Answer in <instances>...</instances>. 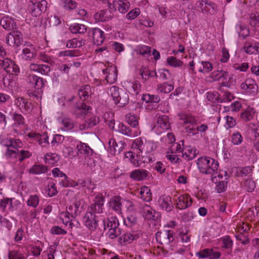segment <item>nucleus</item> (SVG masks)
Wrapping results in <instances>:
<instances>
[{"mask_svg":"<svg viewBox=\"0 0 259 259\" xmlns=\"http://www.w3.org/2000/svg\"><path fill=\"white\" fill-rule=\"evenodd\" d=\"M67 212L73 218H75L80 214L79 212L77 210L76 207L72 204L67 207Z\"/></svg>","mask_w":259,"mask_h":259,"instance_id":"obj_59","label":"nucleus"},{"mask_svg":"<svg viewBox=\"0 0 259 259\" xmlns=\"http://www.w3.org/2000/svg\"><path fill=\"white\" fill-rule=\"evenodd\" d=\"M228 73L227 72L224 71L222 69L220 70H218L217 71H214L211 73V78L213 79V81L218 80L222 78L225 79V77H226Z\"/></svg>","mask_w":259,"mask_h":259,"instance_id":"obj_46","label":"nucleus"},{"mask_svg":"<svg viewBox=\"0 0 259 259\" xmlns=\"http://www.w3.org/2000/svg\"><path fill=\"white\" fill-rule=\"evenodd\" d=\"M241 89L249 95L254 96L258 92V85L250 78L246 79L240 85Z\"/></svg>","mask_w":259,"mask_h":259,"instance_id":"obj_9","label":"nucleus"},{"mask_svg":"<svg viewBox=\"0 0 259 259\" xmlns=\"http://www.w3.org/2000/svg\"><path fill=\"white\" fill-rule=\"evenodd\" d=\"M36 72L44 75H47L51 70L50 67L45 64H38Z\"/></svg>","mask_w":259,"mask_h":259,"instance_id":"obj_53","label":"nucleus"},{"mask_svg":"<svg viewBox=\"0 0 259 259\" xmlns=\"http://www.w3.org/2000/svg\"><path fill=\"white\" fill-rule=\"evenodd\" d=\"M62 3L63 7L66 10H74L77 7V4L73 0H63Z\"/></svg>","mask_w":259,"mask_h":259,"instance_id":"obj_48","label":"nucleus"},{"mask_svg":"<svg viewBox=\"0 0 259 259\" xmlns=\"http://www.w3.org/2000/svg\"><path fill=\"white\" fill-rule=\"evenodd\" d=\"M142 100L146 103H158L160 101V98L157 95L144 94Z\"/></svg>","mask_w":259,"mask_h":259,"instance_id":"obj_44","label":"nucleus"},{"mask_svg":"<svg viewBox=\"0 0 259 259\" xmlns=\"http://www.w3.org/2000/svg\"><path fill=\"white\" fill-rule=\"evenodd\" d=\"M140 13V9L139 8H135L126 14V18L128 20H133L136 18Z\"/></svg>","mask_w":259,"mask_h":259,"instance_id":"obj_62","label":"nucleus"},{"mask_svg":"<svg viewBox=\"0 0 259 259\" xmlns=\"http://www.w3.org/2000/svg\"><path fill=\"white\" fill-rule=\"evenodd\" d=\"M0 67L7 73L13 75H17L20 72V68L15 61L8 58L0 59Z\"/></svg>","mask_w":259,"mask_h":259,"instance_id":"obj_4","label":"nucleus"},{"mask_svg":"<svg viewBox=\"0 0 259 259\" xmlns=\"http://www.w3.org/2000/svg\"><path fill=\"white\" fill-rule=\"evenodd\" d=\"M94 16L96 20L104 22L111 19L113 15L110 10H103L96 13Z\"/></svg>","mask_w":259,"mask_h":259,"instance_id":"obj_24","label":"nucleus"},{"mask_svg":"<svg viewBox=\"0 0 259 259\" xmlns=\"http://www.w3.org/2000/svg\"><path fill=\"white\" fill-rule=\"evenodd\" d=\"M255 113L253 107L248 106L241 114V118L244 121H249L253 118Z\"/></svg>","mask_w":259,"mask_h":259,"instance_id":"obj_29","label":"nucleus"},{"mask_svg":"<svg viewBox=\"0 0 259 259\" xmlns=\"http://www.w3.org/2000/svg\"><path fill=\"white\" fill-rule=\"evenodd\" d=\"M108 144L109 152L114 155L119 154L126 146V144L121 141L117 144L113 139L109 140Z\"/></svg>","mask_w":259,"mask_h":259,"instance_id":"obj_13","label":"nucleus"},{"mask_svg":"<svg viewBox=\"0 0 259 259\" xmlns=\"http://www.w3.org/2000/svg\"><path fill=\"white\" fill-rule=\"evenodd\" d=\"M211 181L216 184L215 190L218 193H222L226 190L227 182V172L223 170L218 171L219 163L211 159Z\"/></svg>","mask_w":259,"mask_h":259,"instance_id":"obj_1","label":"nucleus"},{"mask_svg":"<svg viewBox=\"0 0 259 259\" xmlns=\"http://www.w3.org/2000/svg\"><path fill=\"white\" fill-rule=\"evenodd\" d=\"M47 5L46 1L35 3L30 1L28 5V10L33 16L36 17L46 11Z\"/></svg>","mask_w":259,"mask_h":259,"instance_id":"obj_6","label":"nucleus"},{"mask_svg":"<svg viewBox=\"0 0 259 259\" xmlns=\"http://www.w3.org/2000/svg\"><path fill=\"white\" fill-rule=\"evenodd\" d=\"M177 207L181 209H186L191 205L192 200L187 195H183L180 196L176 200Z\"/></svg>","mask_w":259,"mask_h":259,"instance_id":"obj_19","label":"nucleus"},{"mask_svg":"<svg viewBox=\"0 0 259 259\" xmlns=\"http://www.w3.org/2000/svg\"><path fill=\"white\" fill-rule=\"evenodd\" d=\"M128 123L133 127L136 128L139 125L138 119L136 115L129 113L126 115Z\"/></svg>","mask_w":259,"mask_h":259,"instance_id":"obj_43","label":"nucleus"},{"mask_svg":"<svg viewBox=\"0 0 259 259\" xmlns=\"http://www.w3.org/2000/svg\"><path fill=\"white\" fill-rule=\"evenodd\" d=\"M110 92L114 104L118 107H123L128 103V94L123 90L113 86L110 89Z\"/></svg>","mask_w":259,"mask_h":259,"instance_id":"obj_2","label":"nucleus"},{"mask_svg":"<svg viewBox=\"0 0 259 259\" xmlns=\"http://www.w3.org/2000/svg\"><path fill=\"white\" fill-rule=\"evenodd\" d=\"M157 202L159 207L167 212L170 211L173 208L171 197L169 196H161Z\"/></svg>","mask_w":259,"mask_h":259,"instance_id":"obj_15","label":"nucleus"},{"mask_svg":"<svg viewBox=\"0 0 259 259\" xmlns=\"http://www.w3.org/2000/svg\"><path fill=\"white\" fill-rule=\"evenodd\" d=\"M157 126L163 130L169 129L170 128V123L168 117L165 115L159 116L157 119Z\"/></svg>","mask_w":259,"mask_h":259,"instance_id":"obj_27","label":"nucleus"},{"mask_svg":"<svg viewBox=\"0 0 259 259\" xmlns=\"http://www.w3.org/2000/svg\"><path fill=\"white\" fill-rule=\"evenodd\" d=\"M209 157H201L198 159L197 165L200 171L205 174H209L210 173L209 165Z\"/></svg>","mask_w":259,"mask_h":259,"instance_id":"obj_20","label":"nucleus"},{"mask_svg":"<svg viewBox=\"0 0 259 259\" xmlns=\"http://www.w3.org/2000/svg\"><path fill=\"white\" fill-rule=\"evenodd\" d=\"M252 171L251 166H246L243 168H239L237 170V174L238 176L244 177L247 176Z\"/></svg>","mask_w":259,"mask_h":259,"instance_id":"obj_56","label":"nucleus"},{"mask_svg":"<svg viewBox=\"0 0 259 259\" xmlns=\"http://www.w3.org/2000/svg\"><path fill=\"white\" fill-rule=\"evenodd\" d=\"M143 212L144 216L146 219L148 220H155V211L152 209V208L148 205H145L143 207Z\"/></svg>","mask_w":259,"mask_h":259,"instance_id":"obj_35","label":"nucleus"},{"mask_svg":"<svg viewBox=\"0 0 259 259\" xmlns=\"http://www.w3.org/2000/svg\"><path fill=\"white\" fill-rule=\"evenodd\" d=\"M151 48L147 46H142L139 49V53L145 57L151 56Z\"/></svg>","mask_w":259,"mask_h":259,"instance_id":"obj_63","label":"nucleus"},{"mask_svg":"<svg viewBox=\"0 0 259 259\" xmlns=\"http://www.w3.org/2000/svg\"><path fill=\"white\" fill-rule=\"evenodd\" d=\"M167 62L169 65L175 67L181 66L183 64L182 61L175 57H170L167 58Z\"/></svg>","mask_w":259,"mask_h":259,"instance_id":"obj_54","label":"nucleus"},{"mask_svg":"<svg viewBox=\"0 0 259 259\" xmlns=\"http://www.w3.org/2000/svg\"><path fill=\"white\" fill-rule=\"evenodd\" d=\"M22 145L20 140L16 139H10L4 143V145L7 147V152L9 150L15 151V150L18 149V148H21Z\"/></svg>","mask_w":259,"mask_h":259,"instance_id":"obj_25","label":"nucleus"},{"mask_svg":"<svg viewBox=\"0 0 259 259\" xmlns=\"http://www.w3.org/2000/svg\"><path fill=\"white\" fill-rule=\"evenodd\" d=\"M243 137L238 132L234 133L231 137V141L232 143L235 145L240 144L243 141Z\"/></svg>","mask_w":259,"mask_h":259,"instance_id":"obj_47","label":"nucleus"},{"mask_svg":"<svg viewBox=\"0 0 259 259\" xmlns=\"http://www.w3.org/2000/svg\"><path fill=\"white\" fill-rule=\"evenodd\" d=\"M85 44V39L79 40L77 38H73L67 41L66 47L68 48H80L84 45Z\"/></svg>","mask_w":259,"mask_h":259,"instance_id":"obj_36","label":"nucleus"},{"mask_svg":"<svg viewBox=\"0 0 259 259\" xmlns=\"http://www.w3.org/2000/svg\"><path fill=\"white\" fill-rule=\"evenodd\" d=\"M5 156L7 158L18 159L19 161L22 162L25 158H29L31 156V154L29 151L27 150L16 149L15 151H12L9 150L5 153Z\"/></svg>","mask_w":259,"mask_h":259,"instance_id":"obj_8","label":"nucleus"},{"mask_svg":"<svg viewBox=\"0 0 259 259\" xmlns=\"http://www.w3.org/2000/svg\"><path fill=\"white\" fill-rule=\"evenodd\" d=\"M12 32L15 37V39L16 40V46L19 47L23 45L24 41L23 39V35L21 32L18 30H12Z\"/></svg>","mask_w":259,"mask_h":259,"instance_id":"obj_49","label":"nucleus"},{"mask_svg":"<svg viewBox=\"0 0 259 259\" xmlns=\"http://www.w3.org/2000/svg\"><path fill=\"white\" fill-rule=\"evenodd\" d=\"M180 119L183 121L185 124L190 123L192 125V127L190 126L186 127V129L187 130V132L189 134H192L194 135L196 134L195 129L194 128L193 124L196 122V120L193 116L191 115H187L185 114H181L180 115Z\"/></svg>","mask_w":259,"mask_h":259,"instance_id":"obj_17","label":"nucleus"},{"mask_svg":"<svg viewBox=\"0 0 259 259\" xmlns=\"http://www.w3.org/2000/svg\"><path fill=\"white\" fill-rule=\"evenodd\" d=\"M150 176L148 171L143 169H135L130 174L131 178L137 181L145 180Z\"/></svg>","mask_w":259,"mask_h":259,"instance_id":"obj_16","label":"nucleus"},{"mask_svg":"<svg viewBox=\"0 0 259 259\" xmlns=\"http://www.w3.org/2000/svg\"><path fill=\"white\" fill-rule=\"evenodd\" d=\"M89 33L93 36V42L97 46L102 44L104 40V32L100 29L94 28L91 29Z\"/></svg>","mask_w":259,"mask_h":259,"instance_id":"obj_14","label":"nucleus"},{"mask_svg":"<svg viewBox=\"0 0 259 259\" xmlns=\"http://www.w3.org/2000/svg\"><path fill=\"white\" fill-rule=\"evenodd\" d=\"M27 136L33 139L34 141H37L39 145H42V135L31 132L28 134Z\"/></svg>","mask_w":259,"mask_h":259,"instance_id":"obj_60","label":"nucleus"},{"mask_svg":"<svg viewBox=\"0 0 259 259\" xmlns=\"http://www.w3.org/2000/svg\"><path fill=\"white\" fill-rule=\"evenodd\" d=\"M217 93H211V102L217 101L218 103L223 102V101H231L233 98V95L229 92H225L224 96H225V99L223 100L218 97Z\"/></svg>","mask_w":259,"mask_h":259,"instance_id":"obj_34","label":"nucleus"},{"mask_svg":"<svg viewBox=\"0 0 259 259\" xmlns=\"http://www.w3.org/2000/svg\"><path fill=\"white\" fill-rule=\"evenodd\" d=\"M121 197L120 196H114L110 200L109 202V207L115 211L117 213H120L121 211Z\"/></svg>","mask_w":259,"mask_h":259,"instance_id":"obj_23","label":"nucleus"},{"mask_svg":"<svg viewBox=\"0 0 259 259\" xmlns=\"http://www.w3.org/2000/svg\"><path fill=\"white\" fill-rule=\"evenodd\" d=\"M22 58L25 60H31L35 58V54L34 53L32 46L30 48H24L22 50Z\"/></svg>","mask_w":259,"mask_h":259,"instance_id":"obj_33","label":"nucleus"},{"mask_svg":"<svg viewBox=\"0 0 259 259\" xmlns=\"http://www.w3.org/2000/svg\"><path fill=\"white\" fill-rule=\"evenodd\" d=\"M98 217L95 214L87 211L83 217V223L90 231L95 230L98 226Z\"/></svg>","mask_w":259,"mask_h":259,"instance_id":"obj_7","label":"nucleus"},{"mask_svg":"<svg viewBox=\"0 0 259 259\" xmlns=\"http://www.w3.org/2000/svg\"><path fill=\"white\" fill-rule=\"evenodd\" d=\"M9 259H25L23 254L17 250L9 251Z\"/></svg>","mask_w":259,"mask_h":259,"instance_id":"obj_57","label":"nucleus"},{"mask_svg":"<svg viewBox=\"0 0 259 259\" xmlns=\"http://www.w3.org/2000/svg\"><path fill=\"white\" fill-rule=\"evenodd\" d=\"M15 104L19 107L21 110H24V111L30 113L33 109V105L31 102L22 97L17 98L15 101Z\"/></svg>","mask_w":259,"mask_h":259,"instance_id":"obj_18","label":"nucleus"},{"mask_svg":"<svg viewBox=\"0 0 259 259\" xmlns=\"http://www.w3.org/2000/svg\"><path fill=\"white\" fill-rule=\"evenodd\" d=\"M92 94V90L89 85L82 86L79 90L78 94L81 100H85Z\"/></svg>","mask_w":259,"mask_h":259,"instance_id":"obj_30","label":"nucleus"},{"mask_svg":"<svg viewBox=\"0 0 259 259\" xmlns=\"http://www.w3.org/2000/svg\"><path fill=\"white\" fill-rule=\"evenodd\" d=\"M141 197L146 202L152 200V193L150 189L146 186L142 187L140 192Z\"/></svg>","mask_w":259,"mask_h":259,"instance_id":"obj_38","label":"nucleus"},{"mask_svg":"<svg viewBox=\"0 0 259 259\" xmlns=\"http://www.w3.org/2000/svg\"><path fill=\"white\" fill-rule=\"evenodd\" d=\"M77 148L80 154L86 156H90L93 154V150L85 143L80 142V144L77 145Z\"/></svg>","mask_w":259,"mask_h":259,"instance_id":"obj_31","label":"nucleus"},{"mask_svg":"<svg viewBox=\"0 0 259 259\" xmlns=\"http://www.w3.org/2000/svg\"><path fill=\"white\" fill-rule=\"evenodd\" d=\"M196 5L197 7L200 8L203 13H207L209 10V7L210 6V4L207 1L199 2Z\"/></svg>","mask_w":259,"mask_h":259,"instance_id":"obj_52","label":"nucleus"},{"mask_svg":"<svg viewBox=\"0 0 259 259\" xmlns=\"http://www.w3.org/2000/svg\"><path fill=\"white\" fill-rule=\"evenodd\" d=\"M91 109L90 106L87 105L84 103H81L80 105L76 107L74 113L77 117L79 118L84 116Z\"/></svg>","mask_w":259,"mask_h":259,"instance_id":"obj_26","label":"nucleus"},{"mask_svg":"<svg viewBox=\"0 0 259 259\" xmlns=\"http://www.w3.org/2000/svg\"><path fill=\"white\" fill-rule=\"evenodd\" d=\"M138 218L136 213H130L124 219V224L128 227L132 228L137 225Z\"/></svg>","mask_w":259,"mask_h":259,"instance_id":"obj_28","label":"nucleus"},{"mask_svg":"<svg viewBox=\"0 0 259 259\" xmlns=\"http://www.w3.org/2000/svg\"><path fill=\"white\" fill-rule=\"evenodd\" d=\"M244 187L248 192H252L255 187V184L253 181L249 179L244 182Z\"/></svg>","mask_w":259,"mask_h":259,"instance_id":"obj_64","label":"nucleus"},{"mask_svg":"<svg viewBox=\"0 0 259 259\" xmlns=\"http://www.w3.org/2000/svg\"><path fill=\"white\" fill-rule=\"evenodd\" d=\"M174 89L173 85L169 84L167 82H164L162 84H160L157 86V90L160 93H164L165 94L168 93Z\"/></svg>","mask_w":259,"mask_h":259,"instance_id":"obj_45","label":"nucleus"},{"mask_svg":"<svg viewBox=\"0 0 259 259\" xmlns=\"http://www.w3.org/2000/svg\"><path fill=\"white\" fill-rule=\"evenodd\" d=\"M62 124H63L64 130L69 131L73 129L74 127V121L69 118H65L62 120Z\"/></svg>","mask_w":259,"mask_h":259,"instance_id":"obj_50","label":"nucleus"},{"mask_svg":"<svg viewBox=\"0 0 259 259\" xmlns=\"http://www.w3.org/2000/svg\"><path fill=\"white\" fill-rule=\"evenodd\" d=\"M104 201V197L102 196L99 198H96L95 202L88 207L87 211L96 215L102 213L103 212Z\"/></svg>","mask_w":259,"mask_h":259,"instance_id":"obj_10","label":"nucleus"},{"mask_svg":"<svg viewBox=\"0 0 259 259\" xmlns=\"http://www.w3.org/2000/svg\"><path fill=\"white\" fill-rule=\"evenodd\" d=\"M39 202V199L36 195H31L30 196L29 199L27 201V204L28 206L36 207Z\"/></svg>","mask_w":259,"mask_h":259,"instance_id":"obj_58","label":"nucleus"},{"mask_svg":"<svg viewBox=\"0 0 259 259\" xmlns=\"http://www.w3.org/2000/svg\"><path fill=\"white\" fill-rule=\"evenodd\" d=\"M26 81L29 88L35 90L40 89L44 84L43 79L34 74H29L27 77Z\"/></svg>","mask_w":259,"mask_h":259,"instance_id":"obj_11","label":"nucleus"},{"mask_svg":"<svg viewBox=\"0 0 259 259\" xmlns=\"http://www.w3.org/2000/svg\"><path fill=\"white\" fill-rule=\"evenodd\" d=\"M103 222L104 229H108L107 233L110 239H114L121 234V230L119 227V223L117 218L105 219Z\"/></svg>","mask_w":259,"mask_h":259,"instance_id":"obj_3","label":"nucleus"},{"mask_svg":"<svg viewBox=\"0 0 259 259\" xmlns=\"http://www.w3.org/2000/svg\"><path fill=\"white\" fill-rule=\"evenodd\" d=\"M198 152L196 149H188L182 152L183 157L187 160H192L196 156Z\"/></svg>","mask_w":259,"mask_h":259,"instance_id":"obj_39","label":"nucleus"},{"mask_svg":"<svg viewBox=\"0 0 259 259\" xmlns=\"http://www.w3.org/2000/svg\"><path fill=\"white\" fill-rule=\"evenodd\" d=\"M69 29L70 31L73 33L82 34L84 33L87 30V27L85 25L80 24L71 25Z\"/></svg>","mask_w":259,"mask_h":259,"instance_id":"obj_37","label":"nucleus"},{"mask_svg":"<svg viewBox=\"0 0 259 259\" xmlns=\"http://www.w3.org/2000/svg\"><path fill=\"white\" fill-rule=\"evenodd\" d=\"M118 5V10L121 13L127 12L130 7V4L126 0H118L117 2Z\"/></svg>","mask_w":259,"mask_h":259,"instance_id":"obj_42","label":"nucleus"},{"mask_svg":"<svg viewBox=\"0 0 259 259\" xmlns=\"http://www.w3.org/2000/svg\"><path fill=\"white\" fill-rule=\"evenodd\" d=\"M1 26L8 31L13 30L16 29V23L15 20L9 16H5L3 17L0 22Z\"/></svg>","mask_w":259,"mask_h":259,"instance_id":"obj_21","label":"nucleus"},{"mask_svg":"<svg viewBox=\"0 0 259 259\" xmlns=\"http://www.w3.org/2000/svg\"><path fill=\"white\" fill-rule=\"evenodd\" d=\"M116 131L123 135L131 137L137 136L139 134L137 130L133 131L130 126L124 125L123 123H119Z\"/></svg>","mask_w":259,"mask_h":259,"instance_id":"obj_22","label":"nucleus"},{"mask_svg":"<svg viewBox=\"0 0 259 259\" xmlns=\"http://www.w3.org/2000/svg\"><path fill=\"white\" fill-rule=\"evenodd\" d=\"M139 238V234L137 231L126 232L118 239V242L122 245L131 243Z\"/></svg>","mask_w":259,"mask_h":259,"instance_id":"obj_12","label":"nucleus"},{"mask_svg":"<svg viewBox=\"0 0 259 259\" xmlns=\"http://www.w3.org/2000/svg\"><path fill=\"white\" fill-rule=\"evenodd\" d=\"M140 75L145 80H147L150 77L155 76L157 78L159 77L155 71H150L146 67L141 72Z\"/></svg>","mask_w":259,"mask_h":259,"instance_id":"obj_41","label":"nucleus"},{"mask_svg":"<svg viewBox=\"0 0 259 259\" xmlns=\"http://www.w3.org/2000/svg\"><path fill=\"white\" fill-rule=\"evenodd\" d=\"M117 71L115 67L110 66L109 67V73L106 76L107 82L112 84L117 80Z\"/></svg>","mask_w":259,"mask_h":259,"instance_id":"obj_32","label":"nucleus"},{"mask_svg":"<svg viewBox=\"0 0 259 259\" xmlns=\"http://www.w3.org/2000/svg\"><path fill=\"white\" fill-rule=\"evenodd\" d=\"M13 119L15 121V125H24L25 124L24 118L20 114L15 113L13 116Z\"/></svg>","mask_w":259,"mask_h":259,"instance_id":"obj_55","label":"nucleus"},{"mask_svg":"<svg viewBox=\"0 0 259 259\" xmlns=\"http://www.w3.org/2000/svg\"><path fill=\"white\" fill-rule=\"evenodd\" d=\"M249 24L252 27H259V13L252 14L249 17Z\"/></svg>","mask_w":259,"mask_h":259,"instance_id":"obj_51","label":"nucleus"},{"mask_svg":"<svg viewBox=\"0 0 259 259\" xmlns=\"http://www.w3.org/2000/svg\"><path fill=\"white\" fill-rule=\"evenodd\" d=\"M156 239L159 243L169 245L175 239L174 232L171 230L158 231L156 234Z\"/></svg>","mask_w":259,"mask_h":259,"instance_id":"obj_5","label":"nucleus"},{"mask_svg":"<svg viewBox=\"0 0 259 259\" xmlns=\"http://www.w3.org/2000/svg\"><path fill=\"white\" fill-rule=\"evenodd\" d=\"M225 119L226 124H225V126L227 129L233 127L236 125V120L233 117L226 116Z\"/></svg>","mask_w":259,"mask_h":259,"instance_id":"obj_61","label":"nucleus"},{"mask_svg":"<svg viewBox=\"0 0 259 259\" xmlns=\"http://www.w3.org/2000/svg\"><path fill=\"white\" fill-rule=\"evenodd\" d=\"M48 170V167L43 165H34L29 170L30 173L39 175L45 173Z\"/></svg>","mask_w":259,"mask_h":259,"instance_id":"obj_40","label":"nucleus"}]
</instances>
